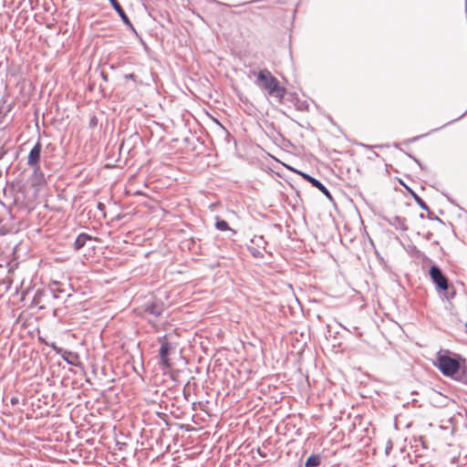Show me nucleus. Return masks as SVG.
Here are the masks:
<instances>
[{"mask_svg":"<svg viewBox=\"0 0 467 467\" xmlns=\"http://www.w3.org/2000/svg\"><path fill=\"white\" fill-rule=\"evenodd\" d=\"M252 243H254L257 247H263L264 250H265V244L267 242L265 240L263 235L254 236L252 240Z\"/></svg>","mask_w":467,"mask_h":467,"instance_id":"f3484780","label":"nucleus"},{"mask_svg":"<svg viewBox=\"0 0 467 467\" xmlns=\"http://www.w3.org/2000/svg\"><path fill=\"white\" fill-rule=\"evenodd\" d=\"M432 233L431 232H428L426 234H425V238L426 240L430 241L431 238H432Z\"/></svg>","mask_w":467,"mask_h":467,"instance_id":"2f4dec72","label":"nucleus"},{"mask_svg":"<svg viewBox=\"0 0 467 467\" xmlns=\"http://www.w3.org/2000/svg\"><path fill=\"white\" fill-rule=\"evenodd\" d=\"M215 228L222 232L231 231L233 234H236V232L229 226L228 223L225 220L221 219L218 216L216 217L215 221Z\"/></svg>","mask_w":467,"mask_h":467,"instance_id":"dca6fc26","label":"nucleus"},{"mask_svg":"<svg viewBox=\"0 0 467 467\" xmlns=\"http://www.w3.org/2000/svg\"><path fill=\"white\" fill-rule=\"evenodd\" d=\"M10 403L12 406H16L19 403V399L17 397H12L10 399Z\"/></svg>","mask_w":467,"mask_h":467,"instance_id":"a878e982","label":"nucleus"},{"mask_svg":"<svg viewBox=\"0 0 467 467\" xmlns=\"http://www.w3.org/2000/svg\"><path fill=\"white\" fill-rule=\"evenodd\" d=\"M5 117V113H3L2 110L0 109V122L2 121V119Z\"/></svg>","mask_w":467,"mask_h":467,"instance_id":"473e14b6","label":"nucleus"},{"mask_svg":"<svg viewBox=\"0 0 467 467\" xmlns=\"http://www.w3.org/2000/svg\"><path fill=\"white\" fill-rule=\"evenodd\" d=\"M248 251L250 252V254L254 257V258H263L264 257V254L261 251H259L257 248L255 247H251L249 246L248 247Z\"/></svg>","mask_w":467,"mask_h":467,"instance_id":"aec40b11","label":"nucleus"},{"mask_svg":"<svg viewBox=\"0 0 467 467\" xmlns=\"http://www.w3.org/2000/svg\"><path fill=\"white\" fill-rule=\"evenodd\" d=\"M57 309H55V310L53 311V315H54V316H57Z\"/></svg>","mask_w":467,"mask_h":467,"instance_id":"ea45409f","label":"nucleus"},{"mask_svg":"<svg viewBox=\"0 0 467 467\" xmlns=\"http://www.w3.org/2000/svg\"><path fill=\"white\" fill-rule=\"evenodd\" d=\"M61 358L68 364L72 366H78V355L75 352L66 350L64 351Z\"/></svg>","mask_w":467,"mask_h":467,"instance_id":"ddd939ff","label":"nucleus"},{"mask_svg":"<svg viewBox=\"0 0 467 467\" xmlns=\"http://www.w3.org/2000/svg\"><path fill=\"white\" fill-rule=\"evenodd\" d=\"M45 344H46L47 346H48L49 348H51L52 349H54V348H56V347H57V344H56L55 342H51V343H49V342H45Z\"/></svg>","mask_w":467,"mask_h":467,"instance_id":"c756f323","label":"nucleus"},{"mask_svg":"<svg viewBox=\"0 0 467 467\" xmlns=\"http://www.w3.org/2000/svg\"><path fill=\"white\" fill-rule=\"evenodd\" d=\"M164 310V305L161 300L149 301L143 305L144 315L151 317L154 319L160 317Z\"/></svg>","mask_w":467,"mask_h":467,"instance_id":"423d86ee","label":"nucleus"},{"mask_svg":"<svg viewBox=\"0 0 467 467\" xmlns=\"http://www.w3.org/2000/svg\"><path fill=\"white\" fill-rule=\"evenodd\" d=\"M257 453L259 456H261L262 458H265L266 457V453L264 452L260 448L257 449Z\"/></svg>","mask_w":467,"mask_h":467,"instance_id":"cd10ccee","label":"nucleus"},{"mask_svg":"<svg viewBox=\"0 0 467 467\" xmlns=\"http://www.w3.org/2000/svg\"><path fill=\"white\" fill-rule=\"evenodd\" d=\"M419 216H420V219H424L426 217V215L424 213H420Z\"/></svg>","mask_w":467,"mask_h":467,"instance_id":"4c0bfd02","label":"nucleus"},{"mask_svg":"<svg viewBox=\"0 0 467 467\" xmlns=\"http://www.w3.org/2000/svg\"><path fill=\"white\" fill-rule=\"evenodd\" d=\"M125 78L135 80L136 76L133 73H130L125 76Z\"/></svg>","mask_w":467,"mask_h":467,"instance_id":"bb28decb","label":"nucleus"},{"mask_svg":"<svg viewBox=\"0 0 467 467\" xmlns=\"http://www.w3.org/2000/svg\"><path fill=\"white\" fill-rule=\"evenodd\" d=\"M254 83L260 88L266 90L269 96L278 99L280 102L286 93V88L281 86L279 80L266 68L258 71Z\"/></svg>","mask_w":467,"mask_h":467,"instance_id":"f03ea898","label":"nucleus"},{"mask_svg":"<svg viewBox=\"0 0 467 467\" xmlns=\"http://www.w3.org/2000/svg\"><path fill=\"white\" fill-rule=\"evenodd\" d=\"M98 208H99V210H102V209L104 208V204H103L102 202H99V203H98Z\"/></svg>","mask_w":467,"mask_h":467,"instance_id":"72a5a7b5","label":"nucleus"},{"mask_svg":"<svg viewBox=\"0 0 467 467\" xmlns=\"http://www.w3.org/2000/svg\"><path fill=\"white\" fill-rule=\"evenodd\" d=\"M409 158L412 159L417 164L418 166L420 168V170H425V166L420 162V161L416 158L415 156H413L412 154L409 153V152H406V151H403Z\"/></svg>","mask_w":467,"mask_h":467,"instance_id":"412c9836","label":"nucleus"},{"mask_svg":"<svg viewBox=\"0 0 467 467\" xmlns=\"http://www.w3.org/2000/svg\"><path fill=\"white\" fill-rule=\"evenodd\" d=\"M158 341L161 342V347L159 348V367L162 370L169 369L172 366L170 355L175 350V347L167 340L166 336L158 337Z\"/></svg>","mask_w":467,"mask_h":467,"instance_id":"20e7f679","label":"nucleus"},{"mask_svg":"<svg viewBox=\"0 0 467 467\" xmlns=\"http://www.w3.org/2000/svg\"><path fill=\"white\" fill-rule=\"evenodd\" d=\"M433 365L446 377L466 383L464 379L465 358L450 350L437 352Z\"/></svg>","mask_w":467,"mask_h":467,"instance_id":"f257e3e1","label":"nucleus"},{"mask_svg":"<svg viewBox=\"0 0 467 467\" xmlns=\"http://www.w3.org/2000/svg\"><path fill=\"white\" fill-rule=\"evenodd\" d=\"M148 320L150 323L153 324V320L151 318L149 317Z\"/></svg>","mask_w":467,"mask_h":467,"instance_id":"a19ab883","label":"nucleus"},{"mask_svg":"<svg viewBox=\"0 0 467 467\" xmlns=\"http://www.w3.org/2000/svg\"><path fill=\"white\" fill-rule=\"evenodd\" d=\"M33 170L32 178L35 183L42 184L46 182V178L44 172L41 171L40 165L32 166Z\"/></svg>","mask_w":467,"mask_h":467,"instance_id":"f8f14e48","label":"nucleus"},{"mask_svg":"<svg viewBox=\"0 0 467 467\" xmlns=\"http://www.w3.org/2000/svg\"><path fill=\"white\" fill-rule=\"evenodd\" d=\"M429 275L431 280L435 285L438 293L442 294V296H445L448 300L454 296V289L451 288V291L448 278L437 265H432L430 267Z\"/></svg>","mask_w":467,"mask_h":467,"instance_id":"7ed1b4c3","label":"nucleus"},{"mask_svg":"<svg viewBox=\"0 0 467 467\" xmlns=\"http://www.w3.org/2000/svg\"><path fill=\"white\" fill-rule=\"evenodd\" d=\"M246 11H247V9H244V10L238 9V10L233 11V13L236 14V15H239V14L245 13Z\"/></svg>","mask_w":467,"mask_h":467,"instance_id":"7c9ffc66","label":"nucleus"},{"mask_svg":"<svg viewBox=\"0 0 467 467\" xmlns=\"http://www.w3.org/2000/svg\"><path fill=\"white\" fill-rule=\"evenodd\" d=\"M65 292H66L65 289L57 288V290H55V289L51 288V289H49L48 294L52 296V298L58 299V298H60V296L58 294H64Z\"/></svg>","mask_w":467,"mask_h":467,"instance_id":"6ab92c4d","label":"nucleus"},{"mask_svg":"<svg viewBox=\"0 0 467 467\" xmlns=\"http://www.w3.org/2000/svg\"><path fill=\"white\" fill-rule=\"evenodd\" d=\"M70 296H71V294H70V293L67 294V298L65 299V301H64V302H67V298H69Z\"/></svg>","mask_w":467,"mask_h":467,"instance_id":"58836bf2","label":"nucleus"},{"mask_svg":"<svg viewBox=\"0 0 467 467\" xmlns=\"http://www.w3.org/2000/svg\"><path fill=\"white\" fill-rule=\"evenodd\" d=\"M53 350L56 352V354L60 355V356H62V355H63V353H64V351H65V349H64V348H60V347H58V346H57L56 348H54V349H53Z\"/></svg>","mask_w":467,"mask_h":467,"instance_id":"393cba45","label":"nucleus"},{"mask_svg":"<svg viewBox=\"0 0 467 467\" xmlns=\"http://www.w3.org/2000/svg\"><path fill=\"white\" fill-rule=\"evenodd\" d=\"M42 152V143L38 138L33 148L30 150L27 156V165L29 167L40 165Z\"/></svg>","mask_w":467,"mask_h":467,"instance_id":"6e6552de","label":"nucleus"},{"mask_svg":"<svg viewBox=\"0 0 467 467\" xmlns=\"http://www.w3.org/2000/svg\"><path fill=\"white\" fill-rule=\"evenodd\" d=\"M88 241H97V238L96 237H93L92 235L87 234V233H80L74 244H73V248L75 251H79L81 250Z\"/></svg>","mask_w":467,"mask_h":467,"instance_id":"1a4fd4ad","label":"nucleus"},{"mask_svg":"<svg viewBox=\"0 0 467 467\" xmlns=\"http://www.w3.org/2000/svg\"><path fill=\"white\" fill-rule=\"evenodd\" d=\"M98 123H99V119L98 118L93 115L90 119H89V121H88V127L90 129H95L97 126H98Z\"/></svg>","mask_w":467,"mask_h":467,"instance_id":"5701e85b","label":"nucleus"},{"mask_svg":"<svg viewBox=\"0 0 467 467\" xmlns=\"http://www.w3.org/2000/svg\"><path fill=\"white\" fill-rule=\"evenodd\" d=\"M100 76L104 81L109 80L108 74H106L105 72L101 71Z\"/></svg>","mask_w":467,"mask_h":467,"instance_id":"c85d7f7f","label":"nucleus"},{"mask_svg":"<svg viewBox=\"0 0 467 467\" xmlns=\"http://www.w3.org/2000/svg\"><path fill=\"white\" fill-rule=\"evenodd\" d=\"M291 170L294 171L296 173L299 174L304 180H306L307 182H309L313 187L318 189L328 200H330V201L333 200L329 190L319 180L314 178L313 176H311L308 173L304 172L302 171H299L296 169H291Z\"/></svg>","mask_w":467,"mask_h":467,"instance_id":"39448f33","label":"nucleus"},{"mask_svg":"<svg viewBox=\"0 0 467 467\" xmlns=\"http://www.w3.org/2000/svg\"><path fill=\"white\" fill-rule=\"evenodd\" d=\"M110 5L115 10V12L119 15L123 24L130 30V32L135 36H139V34L137 30L135 29L134 26L132 25L131 21L130 20L129 16L125 13L124 9L120 5V4L118 2V0H109Z\"/></svg>","mask_w":467,"mask_h":467,"instance_id":"0eeeda50","label":"nucleus"},{"mask_svg":"<svg viewBox=\"0 0 467 467\" xmlns=\"http://www.w3.org/2000/svg\"><path fill=\"white\" fill-rule=\"evenodd\" d=\"M384 219L386 222H388L389 224L395 227L396 229H400L403 232L408 230L406 219L404 217L394 215L391 217H385Z\"/></svg>","mask_w":467,"mask_h":467,"instance_id":"9b49d317","label":"nucleus"},{"mask_svg":"<svg viewBox=\"0 0 467 467\" xmlns=\"http://www.w3.org/2000/svg\"><path fill=\"white\" fill-rule=\"evenodd\" d=\"M360 146H362V147H366V148H371V147H372V146H369V145H366V144H364V143H360Z\"/></svg>","mask_w":467,"mask_h":467,"instance_id":"c9c22d12","label":"nucleus"},{"mask_svg":"<svg viewBox=\"0 0 467 467\" xmlns=\"http://www.w3.org/2000/svg\"><path fill=\"white\" fill-rule=\"evenodd\" d=\"M409 158L412 159L417 164L418 166L420 168V170H425V166L420 162V161L416 158L415 156H413L412 154L409 153V152H406V151H403Z\"/></svg>","mask_w":467,"mask_h":467,"instance_id":"4be33fe9","label":"nucleus"},{"mask_svg":"<svg viewBox=\"0 0 467 467\" xmlns=\"http://www.w3.org/2000/svg\"><path fill=\"white\" fill-rule=\"evenodd\" d=\"M406 189L410 192V194L412 196L416 203L424 211H429V206L427 203L410 187L406 186Z\"/></svg>","mask_w":467,"mask_h":467,"instance_id":"2eb2a0df","label":"nucleus"},{"mask_svg":"<svg viewBox=\"0 0 467 467\" xmlns=\"http://www.w3.org/2000/svg\"><path fill=\"white\" fill-rule=\"evenodd\" d=\"M394 147L399 149L400 150L403 151L400 147H399V144L398 143H394Z\"/></svg>","mask_w":467,"mask_h":467,"instance_id":"e433bc0d","label":"nucleus"},{"mask_svg":"<svg viewBox=\"0 0 467 467\" xmlns=\"http://www.w3.org/2000/svg\"><path fill=\"white\" fill-rule=\"evenodd\" d=\"M391 450H392V442H391V441H388L386 448H385V453L387 455H389Z\"/></svg>","mask_w":467,"mask_h":467,"instance_id":"b1692460","label":"nucleus"},{"mask_svg":"<svg viewBox=\"0 0 467 467\" xmlns=\"http://www.w3.org/2000/svg\"><path fill=\"white\" fill-rule=\"evenodd\" d=\"M466 115H467V110H465V111H464V112H463V113H462L459 118H458V119H461V118H462V117H464V116H466ZM456 120H457V119H452V120H450V121L446 122L445 124H443L442 126H441V127H439V128H436V129H433V130H430L429 132H427V133H425V134H421V135L415 136V137H413V138L408 139L407 140H405V141H404V143L408 144V143L416 142V141H418L419 140H420V139H422V138H424V137H427L428 135H430V134H431V133H434V132H436V131H438V130H440L443 129L444 127H446V126H448V125L452 124V123H453L454 121H456Z\"/></svg>","mask_w":467,"mask_h":467,"instance_id":"9d476101","label":"nucleus"},{"mask_svg":"<svg viewBox=\"0 0 467 467\" xmlns=\"http://www.w3.org/2000/svg\"><path fill=\"white\" fill-rule=\"evenodd\" d=\"M464 9H465V12L467 13V0H464Z\"/></svg>","mask_w":467,"mask_h":467,"instance_id":"f704fd0d","label":"nucleus"},{"mask_svg":"<svg viewBox=\"0 0 467 467\" xmlns=\"http://www.w3.org/2000/svg\"><path fill=\"white\" fill-rule=\"evenodd\" d=\"M428 213L426 215V218H428L429 220L431 221H436L438 223H440L441 225H443L444 223L442 222L441 219H440L433 212H431L430 209L429 211H426Z\"/></svg>","mask_w":467,"mask_h":467,"instance_id":"a211bd4d","label":"nucleus"},{"mask_svg":"<svg viewBox=\"0 0 467 467\" xmlns=\"http://www.w3.org/2000/svg\"><path fill=\"white\" fill-rule=\"evenodd\" d=\"M322 458L318 453L311 454L305 462V467H318L321 464Z\"/></svg>","mask_w":467,"mask_h":467,"instance_id":"4468645a","label":"nucleus"}]
</instances>
